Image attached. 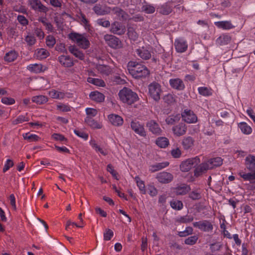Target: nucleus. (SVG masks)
Segmentation results:
<instances>
[{
  "label": "nucleus",
  "instance_id": "nucleus-27",
  "mask_svg": "<svg viewBox=\"0 0 255 255\" xmlns=\"http://www.w3.org/2000/svg\"><path fill=\"white\" fill-rule=\"evenodd\" d=\"M215 25L219 28L229 30L235 27L230 21H221L215 22Z\"/></svg>",
  "mask_w": 255,
  "mask_h": 255
},
{
  "label": "nucleus",
  "instance_id": "nucleus-33",
  "mask_svg": "<svg viewBox=\"0 0 255 255\" xmlns=\"http://www.w3.org/2000/svg\"><path fill=\"white\" fill-rule=\"evenodd\" d=\"M43 66L40 64H30L27 67V69L31 72L39 73L43 71Z\"/></svg>",
  "mask_w": 255,
  "mask_h": 255
},
{
  "label": "nucleus",
  "instance_id": "nucleus-15",
  "mask_svg": "<svg viewBox=\"0 0 255 255\" xmlns=\"http://www.w3.org/2000/svg\"><path fill=\"white\" fill-rule=\"evenodd\" d=\"M58 61L64 67H71L74 64L73 59L68 55H60L58 57Z\"/></svg>",
  "mask_w": 255,
  "mask_h": 255
},
{
  "label": "nucleus",
  "instance_id": "nucleus-11",
  "mask_svg": "<svg viewBox=\"0 0 255 255\" xmlns=\"http://www.w3.org/2000/svg\"><path fill=\"white\" fill-rule=\"evenodd\" d=\"M126 31L125 26L119 22L115 21L111 24L110 31L115 34L121 35L125 34Z\"/></svg>",
  "mask_w": 255,
  "mask_h": 255
},
{
  "label": "nucleus",
  "instance_id": "nucleus-25",
  "mask_svg": "<svg viewBox=\"0 0 255 255\" xmlns=\"http://www.w3.org/2000/svg\"><path fill=\"white\" fill-rule=\"evenodd\" d=\"M157 10L162 14L167 15L172 12V5L170 2H167L159 6Z\"/></svg>",
  "mask_w": 255,
  "mask_h": 255
},
{
  "label": "nucleus",
  "instance_id": "nucleus-1",
  "mask_svg": "<svg viewBox=\"0 0 255 255\" xmlns=\"http://www.w3.org/2000/svg\"><path fill=\"white\" fill-rule=\"evenodd\" d=\"M128 67L129 73L135 78L145 77L149 74L146 67L134 61L129 62Z\"/></svg>",
  "mask_w": 255,
  "mask_h": 255
},
{
  "label": "nucleus",
  "instance_id": "nucleus-31",
  "mask_svg": "<svg viewBox=\"0 0 255 255\" xmlns=\"http://www.w3.org/2000/svg\"><path fill=\"white\" fill-rule=\"evenodd\" d=\"M96 69L99 73L105 75H109L112 71L111 68L109 66L106 65H97Z\"/></svg>",
  "mask_w": 255,
  "mask_h": 255
},
{
  "label": "nucleus",
  "instance_id": "nucleus-58",
  "mask_svg": "<svg viewBox=\"0 0 255 255\" xmlns=\"http://www.w3.org/2000/svg\"><path fill=\"white\" fill-rule=\"evenodd\" d=\"M193 220V218L192 217H190L188 216H185L183 217H180L177 220L178 222L181 223H189Z\"/></svg>",
  "mask_w": 255,
  "mask_h": 255
},
{
  "label": "nucleus",
  "instance_id": "nucleus-7",
  "mask_svg": "<svg viewBox=\"0 0 255 255\" xmlns=\"http://www.w3.org/2000/svg\"><path fill=\"white\" fill-rule=\"evenodd\" d=\"M193 225L202 231L205 232H212L213 230V226L208 220H203L194 222Z\"/></svg>",
  "mask_w": 255,
  "mask_h": 255
},
{
  "label": "nucleus",
  "instance_id": "nucleus-50",
  "mask_svg": "<svg viewBox=\"0 0 255 255\" xmlns=\"http://www.w3.org/2000/svg\"><path fill=\"white\" fill-rule=\"evenodd\" d=\"M172 208L176 210H180L183 207V205L181 201L173 199L170 202Z\"/></svg>",
  "mask_w": 255,
  "mask_h": 255
},
{
  "label": "nucleus",
  "instance_id": "nucleus-8",
  "mask_svg": "<svg viewBox=\"0 0 255 255\" xmlns=\"http://www.w3.org/2000/svg\"><path fill=\"white\" fill-rule=\"evenodd\" d=\"M182 120L188 124H195L197 122L196 115L191 110L186 109L181 114Z\"/></svg>",
  "mask_w": 255,
  "mask_h": 255
},
{
  "label": "nucleus",
  "instance_id": "nucleus-57",
  "mask_svg": "<svg viewBox=\"0 0 255 255\" xmlns=\"http://www.w3.org/2000/svg\"><path fill=\"white\" fill-rule=\"evenodd\" d=\"M114 236L113 232L109 229H106L104 233V239L105 241H109Z\"/></svg>",
  "mask_w": 255,
  "mask_h": 255
},
{
  "label": "nucleus",
  "instance_id": "nucleus-5",
  "mask_svg": "<svg viewBox=\"0 0 255 255\" xmlns=\"http://www.w3.org/2000/svg\"><path fill=\"white\" fill-rule=\"evenodd\" d=\"M200 162V160L197 156L188 158L182 162L180 165V170L182 172H188L192 168L195 167Z\"/></svg>",
  "mask_w": 255,
  "mask_h": 255
},
{
  "label": "nucleus",
  "instance_id": "nucleus-55",
  "mask_svg": "<svg viewBox=\"0 0 255 255\" xmlns=\"http://www.w3.org/2000/svg\"><path fill=\"white\" fill-rule=\"evenodd\" d=\"M56 40L55 38L52 35H48L46 38V44L47 46L52 48L55 44Z\"/></svg>",
  "mask_w": 255,
  "mask_h": 255
},
{
  "label": "nucleus",
  "instance_id": "nucleus-23",
  "mask_svg": "<svg viewBox=\"0 0 255 255\" xmlns=\"http://www.w3.org/2000/svg\"><path fill=\"white\" fill-rule=\"evenodd\" d=\"M245 164L247 168L250 170H255V156L249 155L246 157Z\"/></svg>",
  "mask_w": 255,
  "mask_h": 255
},
{
  "label": "nucleus",
  "instance_id": "nucleus-20",
  "mask_svg": "<svg viewBox=\"0 0 255 255\" xmlns=\"http://www.w3.org/2000/svg\"><path fill=\"white\" fill-rule=\"evenodd\" d=\"M69 52L76 57L79 58L80 60H83L85 58L84 54L76 46L70 45L68 47Z\"/></svg>",
  "mask_w": 255,
  "mask_h": 255
},
{
  "label": "nucleus",
  "instance_id": "nucleus-2",
  "mask_svg": "<svg viewBox=\"0 0 255 255\" xmlns=\"http://www.w3.org/2000/svg\"><path fill=\"white\" fill-rule=\"evenodd\" d=\"M120 100L128 105H131L138 99L136 93L133 92L130 89L124 87L119 93Z\"/></svg>",
  "mask_w": 255,
  "mask_h": 255
},
{
  "label": "nucleus",
  "instance_id": "nucleus-37",
  "mask_svg": "<svg viewBox=\"0 0 255 255\" xmlns=\"http://www.w3.org/2000/svg\"><path fill=\"white\" fill-rule=\"evenodd\" d=\"M180 118L179 114L170 115L165 119V122L167 125H173L179 122Z\"/></svg>",
  "mask_w": 255,
  "mask_h": 255
},
{
  "label": "nucleus",
  "instance_id": "nucleus-41",
  "mask_svg": "<svg viewBox=\"0 0 255 255\" xmlns=\"http://www.w3.org/2000/svg\"><path fill=\"white\" fill-rule=\"evenodd\" d=\"M190 189L189 186L182 185L176 187L175 192L177 195H185L188 192Z\"/></svg>",
  "mask_w": 255,
  "mask_h": 255
},
{
  "label": "nucleus",
  "instance_id": "nucleus-13",
  "mask_svg": "<svg viewBox=\"0 0 255 255\" xmlns=\"http://www.w3.org/2000/svg\"><path fill=\"white\" fill-rule=\"evenodd\" d=\"M146 126L149 131L155 135H160L162 132L159 125L154 120H151L147 122Z\"/></svg>",
  "mask_w": 255,
  "mask_h": 255
},
{
  "label": "nucleus",
  "instance_id": "nucleus-52",
  "mask_svg": "<svg viewBox=\"0 0 255 255\" xmlns=\"http://www.w3.org/2000/svg\"><path fill=\"white\" fill-rule=\"evenodd\" d=\"M87 81L90 83L98 86L104 87L105 86L104 81L101 79L94 78H88Z\"/></svg>",
  "mask_w": 255,
  "mask_h": 255
},
{
  "label": "nucleus",
  "instance_id": "nucleus-64",
  "mask_svg": "<svg viewBox=\"0 0 255 255\" xmlns=\"http://www.w3.org/2000/svg\"><path fill=\"white\" fill-rule=\"evenodd\" d=\"M74 132L77 136L83 138L85 140H87L88 138V133L84 132L82 130L75 129Z\"/></svg>",
  "mask_w": 255,
  "mask_h": 255
},
{
  "label": "nucleus",
  "instance_id": "nucleus-3",
  "mask_svg": "<svg viewBox=\"0 0 255 255\" xmlns=\"http://www.w3.org/2000/svg\"><path fill=\"white\" fill-rule=\"evenodd\" d=\"M70 39L77 44L80 48L87 49L90 46V43L87 36L77 33H71L69 34Z\"/></svg>",
  "mask_w": 255,
  "mask_h": 255
},
{
  "label": "nucleus",
  "instance_id": "nucleus-30",
  "mask_svg": "<svg viewBox=\"0 0 255 255\" xmlns=\"http://www.w3.org/2000/svg\"><path fill=\"white\" fill-rule=\"evenodd\" d=\"M194 143V140L191 136H186L183 138L182 145L184 149L187 150L192 147Z\"/></svg>",
  "mask_w": 255,
  "mask_h": 255
},
{
  "label": "nucleus",
  "instance_id": "nucleus-32",
  "mask_svg": "<svg viewBox=\"0 0 255 255\" xmlns=\"http://www.w3.org/2000/svg\"><path fill=\"white\" fill-rule=\"evenodd\" d=\"M141 9L142 11L148 14L154 13L155 10V7L152 5L147 3L145 0H143Z\"/></svg>",
  "mask_w": 255,
  "mask_h": 255
},
{
  "label": "nucleus",
  "instance_id": "nucleus-10",
  "mask_svg": "<svg viewBox=\"0 0 255 255\" xmlns=\"http://www.w3.org/2000/svg\"><path fill=\"white\" fill-rule=\"evenodd\" d=\"M130 127L136 134L141 136L144 137L146 136V131L144 129V125L141 124L139 122L132 121L130 123Z\"/></svg>",
  "mask_w": 255,
  "mask_h": 255
},
{
  "label": "nucleus",
  "instance_id": "nucleus-14",
  "mask_svg": "<svg viewBox=\"0 0 255 255\" xmlns=\"http://www.w3.org/2000/svg\"><path fill=\"white\" fill-rule=\"evenodd\" d=\"M156 178L159 182L163 184H167L172 181L173 176L170 173L161 172L156 175Z\"/></svg>",
  "mask_w": 255,
  "mask_h": 255
},
{
  "label": "nucleus",
  "instance_id": "nucleus-17",
  "mask_svg": "<svg viewBox=\"0 0 255 255\" xmlns=\"http://www.w3.org/2000/svg\"><path fill=\"white\" fill-rule=\"evenodd\" d=\"M210 169H212V166H210L208 161L203 163L195 168L194 175L196 176H198Z\"/></svg>",
  "mask_w": 255,
  "mask_h": 255
},
{
  "label": "nucleus",
  "instance_id": "nucleus-48",
  "mask_svg": "<svg viewBox=\"0 0 255 255\" xmlns=\"http://www.w3.org/2000/svg\"><path fill=\"white\" fill-rule=\"evenodd\" d=\"M168 165H169V163L168 162L158 163L155 165L151 166L150 170L153 172L161 170L164 168H165Z\"/></svg>",
  "mask_w": 255,
  "mask_h": 255
},
{
  "label": "nucleus",
  "instance_id": "nucleus-53",
  "mask_svg": "<svg viewBox=\"0 0 255 255\" xmlns=\"http://www.w3.org/2000/svg\"><path fill=\"white\" fill-rule=\"evenodd\" d=\"M23 137L25 140H27L29 142L36 141L40 139V137L36 134H30L29 133L24 134Z\"/></svg>",
  "mask_w": 255,
  "mask_h": 255
},
{
  "label": "nucleus",
  "instance_id": "nucleus-29",
  "mask_svg": "<svg viewBox=\"0 0 255 255\" xmlns=\"http://www.w3.org/2000/svg\"><path fill=\"white\" fill-rule=\"evenodd\" d=\"M85 122L94 129H100L102 128V125L100 123L97 122L91 117H86L85 119Z\"/></svg>",
  "mask_w": 255,
  "mask_h": 255
},
{
  "label": "nucleus",
  "instance_id": "nucleus-63",
  "mask_svg": "<svg viewBox=\"0 0 255 255\" xmlns=\"http://www.w3.org/2000/svg\"><path fill=\"white\" fill-rule=\"evenodd\" d=\"M189 197L193 200H198L201 198V193L198 190L192 191L189 194Z\"/></svg>",
  "mask_w": 255,
  "mask_h": 255
},
{
  "label": "nucleus",
  "instance_id": "nucleus-26",
  "mask_svg": "<svg viewBox=\"0 0 255 255\" xmlns=\"http://www.w3.org/2000/svg\"><path fill=\"white\" fill-rule=\"evenodd\" d=\"M231 36L227 34H223L216 39V43L219 45H225L231 41Z\"/></svg>",
  "mask_w": 255,
  "mask_h": 255
},
{
  "label": "nucleus",
  "instance_id": "nucleus-59",
  "mask_svg": "<svg viewBox=\"0 0 255 255\" xmlns=\"http://www.w3.org/2000/svg\"><path fill=\"white\" fill-rule=\"evenodd\" d=\"M25 41L28 45H34L36 42V38L32 35H28L25 38Z\"/></svg>",
  "mask_w": 255,
  "mask_h": 255
},
{
  "label": "nucleus",
  "instance_id": "nucleus-45",
  "mask_svg": "<svg viewBox=\"0 0 255 255\" xmlns=\"http://www.w3.org/2000/svg\"><path fill=\"white\" fill-rule=\"evenodd\" d=\"M38 21L41 22L44 26H45L46 29L52 32L54 30L53 25L50 22H49L47 20V18L45 17H41L38 19Z\"/></svg>",
  "mask_w": 255,
  "mask_h": 255
},
{
  "label": "nucleus",
  "instance_id": "nucleus-38",
  "mask_svg": "<svg viewBox=\"0 0 255 255\" xmlns=\"http://www.w3.org/2000/svg\"><path fill=\"white\" fill-rule=\"evenodd\" d=\"M238 127L244 134H250L252 132V128L245 122L239 123Z\"/></svg>",
  "mask_w": 255,
  "mask_h": 255
},
{
  "label": "nucleus",
  "instance_id": "nucleus-12",
  "mask_svg": "<svg viewBox=\"0 0 255 255\" xmlns=\"http://www.w3.org/2000/svg\"><path fill=\"white\" fill-rule=\"evenodd\" d=\"M187 129V125L183 122L179 123L172 128L173 134L176 136H181L185 134Z\"/></svg>",
  "mask_w": 255,
  "mask_h": 255
},
{
  "label": "nucleus",
  "instance_id": "nucleus-54",
  "mask_svg": "<svg viewBox=\"0 0 255 255\" xmlns=\"http://www.w3.org/2000/svg\"><path fill=\"white\" fill-rule=\"evenodd\" d=\"M198 240V237L196 235H194L186 239L184 241V243L188 245H193L197 243Z\"/></svg>",
  "mask_w": 255,
  "mask_h": 255
},
{
  "label": "nucleus",
  "instance_id": "nucleus-44",
  "mask_svg": "<svg viewBox=\"0 0 255 255\" xmlns=\"http://www.w3.org/2000/svg\"><path fill=\"white\" fill-rule=\"evenodd\" d=\"M156 144L161 148H165L169 144V140L165 137H159L156 140Z\"/></svg>",
  "mask_w": 255,
  "mask_h": 255
},
{
  "label": "nucleus",
  "instance_id": "nucleus-36",
  "mask_svg": "<svg viewBox=\"0 0 255 255\" xmlns=\"http://www.w3.org/2000/svg\"><path fill=\"white\" fill-rule=\"evenodd\" d=\"M90 145L96 150L97 152H100L103 155H107L108 154V151L107 150L101 148L98 145L95 139H92L90 141Z\"/></svg>",
  "mask_w": 255,
  "mask_h": 255
},
{
  "label": "nucleus",
  "instance_id": "nucleus-18",
  "mask_svg": "<svg viewBox=\"0 0 255 255\" xmlns=\"http://www.w3.org/2000/svg\"><path fill=\"white\" fill-rule=\"evenodd\" d=\"M93 11L98 15H105L110 12L111 8L105 7L100 4H96L93 8Z\"/></svg>",
  "mask_w": 255,
  "mask_h": 255
},
{
  "label": "nucleus",
  "instance_id": "nucleus-4",
  "mask_svg": "<svg viewBox=\"0 0 255 255\" xmlns=\"http://www.w3.org/2000/svg\"><path fill=\"white\" fill-rule=\"evenodd\" d=\"M148 89L150 97L155 102H158L162 92L160 85L157 82H153L149 85Z\"/></svg>",
  "mask_w": 255,
  "mask_h": 255
},
{
  "label": "nucleus",
  "instance_id": "nucleus-9",
  "mask_svg": "<svg viewBox=\"0 0 255 255\" xmlns=\"http://www.w3.org/2000/svg\"><path fill=\"white\" fill-rule=\"evenodd\" d=\"M104 39L108 45L115 49L120 48L122 47L121 41L118 37L112 35H105Z\"/></svg>",
  "mask_w": 255,
  "mask_h": 255
},
{
  "label": "nucleus",
  "instance_id": "nucleus-34",
  "mask_svg": "<svg viewBox=\"0 0 255 255\" xmlns=\"http://www.w3.org/2000/svg\"><path fill=\"white\" fill-rule=\"evenodd\" d=\"M49 95L52 99L61 100L64 98L65 94L64 93L57 91L52 89L49 91Z\"/></svg>",
  "mask_w": 255,
  "mask_h": 255
},
{
  "label": "nucleus",
  "instance_id": "nucleus-49",
  "mask_svg": "<svg viewBox=\"0 0 255 255\" xmlns=\"http://www.w3.org/2000/svg\"><path fill=\"white\" fill-rule=\"evenodd\" d=\"M17 57V54L14 51H10L6 53L4 59L5 61L10 62L15 60Z\"/></svg>",
  "mask_w": 255,
  "mask_h": 255
},
{
  "label": "nucleus",
  "instance_id": "nucleus-60",
  "mask_svg": "<svg viewBox=\"0 0 255 255\" xmlns=\"http://www.w3.org/2000/svg\"><path fill=\"white\" fill-rule=\"evenodd\" d=\"M17 20L19 23L23 26H25L28 24V20L23 15H18L17 17Z\"/></svg>",
  "mask_w": 255,
  "mask_h": 255
},
{
  "label": "nucleus",
  "instance_id": "nucleus-42",
  "mask_svg": "<svg viewBox=\"0 0 255 255\" xmlns=\"http://www.w3.org/2000/svg\"><path fill=\"white\" fill-rule=\"evenodd\" d=\"M134 180L140 193L142 194H145L146 193V190L144 181L141 180L138 176L135 177Z\"/></svg>",
  "mask_w": 255,
  "mask_h": 255
},
{
  "label": "nucleus",
  "instance_id": "nucleus-51",
  "mask_svg": "<svg viewBox=\"0 0 255 255\" xmlns=\"http://www.w3.org/2000/svg\"><path fill=\"white\" fill-rule=\"evenodd\" d=\"M208 161L210 164V166H212V168L216 166H220L222 164V159L220 157L210 159Z\"/></svg>",
  "mask_w": 255,
  "mask_h": 255
},
{
  "label": "nucleus",
  "instance_id": "nucleus-39",
  "mask_svg": "<svg viewBox=\"0 0 255 255\" xmlns=\"http://www.w3.org/2000/svg\"><path fill=\"white\" fill-rule=\"evenodd\" d=\"M32 101L37 104L42 105L46 103L48 100V98L43 95H39L33 96L31 99Z\"/></svg>",
  "mask_w": 255,
  "mask_h": 255
},
{
  "label": "nucleus",
  "instance_id": "nucleus-35",
  "mask_svg": "<svg viewBox=\"0 0 255 255\" xmlns=\"http://www.w3.org/2000/svg\"><path fill=\"white\" fill-rule=\"evenodd\" d=\"M239 175L245 181H249L251 182H255V171L253 173H245L244 172H240Z\"/></svg>",
  "mask_w": 255,
  "mask_h": 255
},
{
  "label": "nucleus",
  "instance_id": "nucleus-62",
  "mask_svg": "<svg viewBox=\"0 0 255 255\" xmlns=\"http://www.w3.org/2000/svg\"><path fill=\"white\" fill-rule=\"evenodd\" d=\"M128 37L130 39L135 40L138 37V35L136 32L133 30L132 28H128Z\"/></svg>",
  "mask_w": 255,
  "mask_h": 255
},
{
  "label": "nucleus",
  "instance_id": "nucleus-24",
  "mask_svg": "<svg viewBox=\"0 0 255 255\" xmlns=\"http://www.w3.org/2000/svg\"><path fill=\"white\" fill-rule=\"evenodd\" d=\"M112 10L113 13L116 14L120 20H126L128 18V14L121 8L115 7Z\"/></svg>",
  "mask_w": 255,
  "mask_h": 255
},
{
  "label": "nucleus",
  "instance_id": "nucleus-47",
  "mask_svg": "<svg viewBox=\"0 0 255 255\" xmlns=\"http://www.w3.org/2000/svg\"><path fill=\"white\" fill-rule=\"evenodd\" d=\"M77 17L78 20L81 24L86 27L89 26V21L86 18L85 15L82 13L81 11H80L77 14Z\"/></svg>",
  "mask_w": 255,
  "mask_h": 255
},
{
  "label": "nucleus",
  "instance_id": "nucleus-40",
  "mask_svg": "<svg viewBox=\"0 0 255 255\" xmlns=\"http://www.w3.org/2000/svg\"><path fill=\"white\" fill-rule=\"evenodd\" d=\"M35 55L37 58L42 59L47 58L49 55V53L44 48H40L36 50Z\"/></svg>",
  "mask_w": 255,
  "mask_h": 255
},
{
  "label": "nucleus",
  "instance_id": "nucleus-6",
  "mask_svg": "<svg viewBox=\"0 0 255 255\" xmlns=\"http://www.w3.org/2000/svg\"><path fill=\"white\" fill-rule=\"evenodd\" d=\"M28 5L30 8L34 11L46 13L48 11V8L43 4L40 0H28Z\"/></svg>",
  "mask_w": 255,
  "mask_h": 255
},
{
  "label": "nucleus",
  "instance_id": "nucleus-43",
  "mask_svg": "<svg viewBox=\"0 0 255 255\" xmlns=\"http://www.w3.org/2000/svg\"><path fill=\"white\" fill-rule=\"evenodd\" d=\"M29 121V119L27 113H26L25 115H19L18 116L16 119L12 121V124L14 125H16L24 122H28Z\"/></svg>",
  "mask_w": 255,
  "mask_h": 255
},
{
  "label": "nucleus",
  "instance_id": "nucleus-22",
  "mask_svg": "<svg viewBox=\"0 0 255 255\" xmlns=\"http://www.w3.org/2000/svg\"><path fill=\"white\" fill-rule=\"evenodd\" d=\"M89 97L92 101L97 103L103 102L105 100L104 94L97 91L91 92Z\"/></svg>",
  "mask_w": 255,
  "mask_h": 255
},
{
  "label": "nucleus",
  "instance_id": "nucleus-56",
  "mask_svg": "<svg viewBox=\"0 0 255 255\" xmlns=\"http://www.w3.org/2000/svg\"><path fill=\"white\" fill-rule=\"evenodd\" d=\"M86 113L87 115V117H91L92 118L97 115L98 111L95 109L88 108L86 109Z\"/></svg>",
  "mask_w": 255,
  "mask_h": 255
},
{
  "label": "nucleus",
  "instance_id": "nucleus-61",
  "mask_svg": "<svg viewBox=\"0 0 255 255\" xmlns=\"http://www.w3.org/2000/svg\"><path fill=\"white\" fill-rule=\"evenodd\" d=\"M165 102L168 104L174 103L175 102V99L173 95L172 94H167L163 98Z\"/></svg>",
  "mask_w": 255,
  "mask_h": 255
},
{
  "label": "nucleus",
  "instance_id": "nucleus-16",
  "mask_svg": "<svg viewBox=\"0 0 255 255\" xmlns=\"http://www.w3.org/2000/svg\"><path fill=\"white\" fill-rule=\"evenodd\" d=\"M174 45L177 52L180 53L185 52L188 48V44L186 41L182 39L175 40Z\"/></svg>",
  "mask_w": 255,
  "mask_h": 255
},
{
  "label": "nucleus",
  "instance_id": "nucleus-46",
  "mask_svg": "<svg viewBox=\"0 0 255 255\" xmlns=\"http://www.w3.org/2000/svg\"><path fill=\"white\" fill-rule=\"evenodd\" d=\"M199 93L203 96L207 97L212 95V90L206 87H200L198 88Z\"/></svg>",
  "mask_w": 255,
  "mask_h": 255
},
{
  "label": "nucleus",
  "instance_id": "nucleus-21",
  "mask_svg": "<svg viewBox=\"0 0 255 255\" xmlns=\"http://www.w3.org/2000/svg\"><path fill=\"white\" fill-rule=\"evenodd\" d=\"M110 122L115 126H120L123 124V120L119 115L111 114L108 117Z\"/></svg>",
  "mask_w": 255,
  "mask_h": 255
},
{
  "label": "nucleus",
  "instance_id": "nucleus-19",
  "mask_svg": "<svg viewBox=\"0 0 255 255\" xmlns=\"http://www.w3.org/2000/svg\"><path fill=\"white\" fill-rule=\"evenodd\" d=\"M169 84L171 87L178 90H182L185 88L183 81L179 78L170 79Z\"/></svg>",
  "mask_w": 255,
  "mask_h": 255
},
{
  "label": "nucleus",
  "instance_id": "nucleus-28",
  "mask_svg": "<svg viewBox=\"0 0 255 255\" xmlns=\"http://www.w3.org/2000/svg\"><path fill=\"white\" fill-rule=\"evenodd\" d=\"M137 55L144 60H147L150 58L151 53L147 49L143 47L136 50Z\"/></svg>",
  "mask_w": 255,
  "mask_h": 255
}]
</instances>
